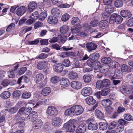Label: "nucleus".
I'll return each instance as SVG.
<instances>
[{"instance_id": "obj_1", "label": "nucleus", "mask_w": 133, "mask_h": 133, "mask_svg": "<svg viewBox=\"0 0 133 133\" xmlns=\"http://www.w3.org/2000/svg\"><path fill=\"white\" fill-rule=\"evenodd\" d=\"M75 121L74 120L70 119L64 124L63 127L67 129V130L69 132H74L75 130L76 127L74 123Z\"/></svg>"}, {"instance_id": "obj_2", "label": "nucleus", "mask_w": 133, "mask_h": 133, "mask_svg": "<svg viewBox=\"0 0 133 133\" xmlns=\"http://www.w3.org/2000/svg\"><path fill=\"white\" fill-rule=\"evenodd\" d=\"M74 114L79 115L82 114L84 111V108L80 105H75L71 107Z\"/></svg>"}, {"instance_id": "obj_3", "label": "nucleus", "mask_w": 133, "mask_h": 133, "mask_svg": "<svg viewBox=\"0 0 133 133\" xmlns=\"http://www.w3.org/2000/svg\"><path fill=\"white\" fill-rule=\"evenodd\" d=\"M58 110L56 108L52 106H50L47 108L46 112L51 116L56 115L57 114Z\"/></svg>"}, {"instance_id": "obj_4", "label": "nucleus", "mask_w": 133, "mask_h": 133, "mask_svg": "<svg viewBox=\"0 0 133 133\" xmlns=\"http://www.w3.org/2000/svg\"><path fill=\"white\" fill-rule=\"evenodd\" d=\"M92 92V89L89 87H86L82 89L81 91V94L84 96H89Z\"/></svg>"}, {"instance_id": "obj_5", "label": "nucleus", "mask_w": 133, "mask_h": 133, "mask_svg": "<svg viewBox=\"0 0 133 133\" xmlns=\"http://www.w3.org/2000/svg\"><path fill=\"white\" fill-rule=\"evenodd\" d=\"M33 128L35 129H38L41 128L43 122L40 119L38 118L33 122Z\"/></svg>"}, {"instance_id": "obj_6", "label": "nucleus", "mask_w": 133, "mask_h": 133, "mask_svg": "<svg viewBox=\"0 0 133 133\" xmlns=\"http://www.w3.org/2000/svg\"><path fill=\"white\" fill-rule=\"evenodd\" d=\"M62 122V120L61 118L56 117L52 119L51 124L54 127H57L61 126Z\"/></svg>"}, {"instance_id": "obj_7", "label": "nucleus", "mask_w": 133, "mask_h": 133, "mask_svg": "<svg viewBox=\"0 0 133 133\" xmlns=\"http://www.w3.org/2000/svg\"><path fill=\"white\" fill-rule=\"evenodd\" d=\"M26 9L27 8L25 6H21L18 8L16 10V12L18 16H21L25 13Z\"/></svg>"}, {"instance_id": "obj_8", "label": "nucleus", "mask_w": 133, "mask_h": 133, "mask_svg": "<svg viewBox=\"0 0 133 133\" xmlns=\"http://www.w3.org/2000/svg\"><path fill=\"white\" fill-rule=\"evenodd\" d=\"M87 126L84 123L80 124L78 127L76 131V133H84L86 131Z\"/></svg>"}, {"instance_id": "obj_9", "label": "nucleus", "mask_w": 133, "mask_h": 133, "mask_svg": "<svg viewBox=\"0 0 133 133\" xmlns=\"http://www.w3.org/2000/svg\"><path fill=\"white\" fill-rule=\"evenodd\" d=\"M51 12L52 14L56 17H60L62 15L61 11L57 8H54L52 9Z\"/></svg>"}, {"instance_id": "obj_10", "label": "nucleus", "mask_w": 133, "mask_h": 133, "mask_svg": "<svg viewBox=\"0 0 133 133\" xmlns=\"http://www.w3.org/2000/svg\"><path fill=\"white\" fill-rule=\"evenodd\" d=\"M87 50L89 52L95 50L97 48V45L93 43L90 42L87 43L86 45Z\"/></svg>"}, {"instance_id": "obj_11", "label": "nucleus", "mask_w": 133, "mask_h": 133, "mask_svg": "<svg viewBox=\"0 0 133 133\" xmlns=\"http://www.w3.org/2000/svg\"><path fill=\"white\" fill-rule=\"evenodd\" d=\"M71 85L73 88L77 90L80 89L82 85L80 82L77 81H72L71 83Z\"/></svg>"}, {"instance_id": "obj_12", "label": "nucleus", "mask_w": 133, "mask_h": 133, "mask_svg": "<svg viewBox=\"0 0 133 133\" xmlns=\"http://www.w3.org/2000/svg\"><path fill=\"white\" fill-rule=\"evenodd\" d=\"M37 117V113L35 111H32L27 116L26 119L29 121L33 120Z\"/></svg>"}, {"instance_id": "obj_13", "label": "nucleus", "mask_w": 133, "mask_h": 133, "mask_svg": "<svg viewBox=\"0 0 133 133\" xmlns=\"http://www.w3.org/2000/svg\"><path fill=\"white\" fill-rule=\"evenodd\" d=\"M120 15L123 17L129 18L131 16V13L129 11L126 10H122L120 12Z\"/></svg>"}, {"instance_id": "obj_14", "label": "nucleus", "mask_w": 133, "mask_h": 133, "mask_svg": "<svg viewBox=\"0 0 133 133\" xmlns=\"http://www.w3.org/2000/svg\"><path fill=\"white\" fill-rule=\"evenodd\" d=\"M28 15L29 17L34 20L36 19L39 17L38 12L36 11L34 12L32 11H29Z\"/></svg>"}, {"instance_id": "obj_15", "label": "nucleus", "mask_w": 133, "mask_h": 133, "mask_svg": "<svg viewBox=\"0 0 133 133\" xmlns=\"http://www.w3.org/2000/svg\"><path fill=\"white\" fill-rule=\"evenodd\" d=\"M60 84L63 88L67 87L70 84L69 79L66 78H63L60 81Z\"/></svg>"}, {"instance_id": "obj_16", "label": "nucleus", "mask_w": 133, "mask_h": 133, "mask_svg": "<svg viewBox=\"0 0 133 133\" xmlns=\"http://www.w3.org/2000/svg\"><path fill=\"white\" fill-rule=\"evenodd\" d=\"M87 62L88 65L90 66L92 65L93 66H101V63L98 61H92L88 60L87 61Z\"/></svg>"}, {"instance_id": "obj_17", "label": "nucleus", "mask_w": 133, "mask_h": 133, "mask_svg": "<svg viewBox=\"0 0 133 133\" xmlns=\"http://www.w3.org/2000/svg\"><path fill=\"white\" fill-rule=\"evenodd\" d=\"M47 21L50 24H55L57 23L58 19L55 17L50 16L48 17Z\"/></svg>"}, {"instance_id": "obj_18", "label": "nucleus", "mask_w": 133, "mask_h": 133, "mask_svg": "<svg viewBox=\"0 0 133 133\" xmlns=\"http://www.w3.org/2000/svg\"><path fill=\"white\" fill-rule=\"evenodd\" d=\"M87 103L89 105H92L94 104L96 102V100L94 99L92 97L90 96L88 97L85 99Z\"/></svg>"}, {"instance_id": "obj_19", "label": "nucleus", "mask_w": 133, "mask_h": 133, "mask_svg": "<svg viewBox=\"0 0 133 133\" xmlns=\"http://www.w3.org/2000/svg\"><path fill=\"white\" fill-rule=\"evenodd\" d=\"M37 6V4L34 2H30L28 4V12L32 11L35 9Z\"/></svg>"}, {"instance_id": "obj_20", "label": "nucleus", "mask_w": 133, "mask_h": 133, "mask_svg": "<svg viewBox=\"0 0 133 133\" xmlns=\"http://www.w3.org/2000/svg\"><path fill=\"white\" fill-rule=\"evenodd\" d=\"M100 55L98 53L95 52L90 55L89 58L91 61H94V60H97L99 57Z\"/></svg>"}, {"instance_id": "obj_21", "label": "nucleus", "mask_w": 133, "mask_h": 133, "mask_svg": "<svg viewBox=\"0 0 133 133\" xmlns=\"http://www.w3.org/2000/svg\"><path fill=\"white\" fill-rule=\"evenodd\" d=\"M69 30L68 26L64 25L60 28V31L61 34H64L66 33Z\"/></svg>"}, {"instance_id": "obj_22", "label": "nucleus", "mask_w": 133, "mask_h": 133, "mask_svg": "<svg viewBox=\"0 0 133 133\" xmlns=\"http://www.w3.org/2000/svg\"><path fill=\"white\" fill-rule=\"evenodd\" d=\"M11 93L8 91H5L2 92L0 95L1 97L4 99L9 98L10 96Z\"/></svg>"}, {"instance_id": "obj_23", "label": "nucleus", "mask_w": 133, "mask_h": 133, "mask_svg": "<svg viewBox=\"0 0 133 133\" xmlns=\"http://www.w3.org/2000/svg\"><path fill=\"white\" fill-rule=\"evenodd\" d=\"M51 91V89L50 87H46L42 89L41 94L43 96H47L49 94Z\"/></svg>"}, {"instance_id": "obj_24", "label": "nucleus", "mask_w": 133, "mask_h": 133, "mask_svg": "<svg viewBox=\"0 0 133 133\" xmlns=\"http://www.w3.org/2000/svg\"><path fill=\"white\" fill-rule=\"evenodd\" d=\"M102 67H97L96 68H96H94V70H95L96 71H94V72H98L100 70H101L102 71V72H103L104 74H106L107 73L109 70L110 69V67H108L107 68H101Z\"/></svg>"}, {"instance_id": "obj_25", "label": "nucleus", "mask_w": 133, "mask_h": 133, "mask_svg": "<svg viewBox=\"0 0 133 133\" xmlns=\"http://www.w3.org/2000/svg\"><path fill=\"white\" fill-rule=\"evenodd\" d=\"M44 78V76L43 74L39 73L37 74L35 77L34 81L36 82H38L43 80Z\"/></svg>"}, {"instance_id": "obj_26", "label": "nucleus", "mask_w": 133, "mask_h": 133, "mask_svg": "<svg viewBox=\"0 0 133 133\" xmlns=\"http://www.w3.org/2000/svg\"><path fill=\"white\" fill-rule=\"evenodd\" d=\"M98 124H93L90 122L88 125V129L91 130H97L98 128Z\"/></svg>"}, {"instance_id": "obj_27", "label": "nucleus", "mask_w": 133, "mask_h": 133, "mask_svg": "<svg viewBox=\"0 0 133 133\" xmlns=\"http://www.w3.org/2000/svg\"><path fill=\"white\" fill-rule=\"evenodd\" d=\"M99 124L100 129L102 130L106 129L108 127V123L105 121L104 122L99 123Z\"/></svg>"}, {"instance_id": "obj_28", "label": "nucleus", "mask_w": 133, "mask_h": 133, "mask_svg": "<svg viewBox=\"0 0 133 133\" xmlns=\"http://www.w3.org/2000/svg\"><path fill=\"white\" fill-rule=\"evenodd\" d=\"M78 76L77 73L73 71L71 72L68 75V77L71 79L77 78Z\"/></svg>"}, {"instance_id": "obj_29", "label": "nucleus", "mask_w": 133, "mask_h": 133, "mask_svg": "<svg viewBox=\"0 0 133 133\" xmlns=\"http://www.w3.org/2000/svg\"><path fill=\"white\" fill-rule=\"evenodd\" d=\"M114 8L112 5H109L106 6L105 8V11L110 14L114 11Z\"/></svg>"}, {"instance_id": "obj_30", "label": "nucleus", "mask_w": 133, "mask_h": 133, "mask_svg": "<svg viewBox=\"0 0 133 133\" xmlns=\"http://www.w3.org/2000/svg\"><path fill=\"white\" fill-rule=\"evenodd\" d=\"M83 79L84 80V82L86 83H88L90 82L91 79V77L89 74L85 75L83 77Z\"/></svg>"}, {"instance_id": "obj_31", "label": "nucleus", "mask_w": 133, "mask_h": 133, "mask_svg": "<svg viewBox=\"0 0 133 133\" xmlns=\"http://www.w3.org/2000/svg\"><path fill=\"white\" fill-rule=\"evenodd\" d=\"M25 118L24 117H21L18 120V127H23L24 126V121Z\"/></svg>"}, {"instance_id": "obj_32", "label": "nucleus", "mask_w": 133, "mask_h": 133, "mask_svg": "<svg viewBox=\"0 0 133 133\" xmlns=\"http://www.w3.org/2000/svg\"><path fill=\"white\" fill-rule=\"evenodd\" d=\"M101 103L103 106L107 107L111 104V102L109 99H105L102 101Z\"/></svg>"}, {"instance_id": "obj_33", "label": "nucleus", "mask_w": 133, "mask_h": 133, "mask_svg": "<svg viewBox=\"0 0 133 133\" xmlns=\"http://www.w3.org/2000/svg\"><path fill=\"white\" fill-rule=\"evenodd\" d=\"M47 15L46 11H44L43 12L41 13L39 16V19L41 21H43L46 17Z\"/></svg>"}, {"instance_id": "obj_34", "label": "nucleus", "mask_w": 133, "mask_h": 133, "mask_svg": "<svg viewBox=\"0 0 133 133\" xmlns=\"http://www.w3.org/2000/svg\"><path fill=\"white\" fill-rule=\"evenodd\" d=\"M80 21L79 19L77 17H74L71 19V23L73 25H76L79 23Z\"/></svg>"}, {"instance_id": "obj_35", "label": "nucleus", "mask_w": 133, "mask_h": 133, "mask_svg": "<svg viewBox=\"0 0 133 133\" xmlns=\"http://www.w3.org/2000/svg\"><path fill=\"white\" fill-rule=\"evenodd\" d=\"M133 88L132 86H129L128 88H123V91L124 92L127 94H129L131 93Z\"/></svg>"}, {"instance_id": "obj_36", "label": "nucleus", "mask_w": 133, "mask_h": 133, "mask_svg": "<svg viewBox=\"0 0 133 133\" xmlns=\"http://www.w3.org/2000/svg\"><path fill=\"white\" fill-rule=\"evenodd\" d=\"M110 92V90L109 88H105L103 89L101 91V95L103 96L107 95Z\"/></svg>"}, {"instance_id": "obj_37", "label": "nucleus", "mask_w": 133, "mask_h": 133, "mask_svg": "<svg viewBox=\"0 0 133 133\" xmlns=\"http://www.w3.org/2000/svg\"><path fill=\"white\" fill-rule=\"evenodd\" d=\"M58 42L61 44H62L65 42L66 39V37L62 36H58Z\"/></svg>"}, {"instance_id": "obj_38", "label": "nucleus", "mask_w": 133, "mask_h": 133, "mask_svg": "<svg viewBox=\"0 0 133 133\" xmlns=\"http://www.w3.org/2000/svg\"><path fill=\"white\" fill-rule=\"evenodd\" d=\"M123 5V2L122 1L117 0L115 2L114 5L117 8L121 7Z\"/></svg>"}, {"instance_id": "obj_39", "label": "nucleus", "mask_w": 133, "mask_h": 133, "mask_svg": "<svg viewBox=\"0 0 133 133\" xmlns=\"http://www.w3.org/2000/svg\"><path fill=\"white\" fill-rule=\"evenodd\" d=\"M116 16L115 18V22L118 24L121 23L123 20V18L120 16L117 15L116 14Z\"/></svg>"}, {"instance_id": "obj_40", "label": "nucleus", "mask_w": 133, "mask_h": 133, "mask_svg": "<svg viewBox=\"0 0 133 133\" xmlns=\"http://www.w3.org/2000/svg\"><path fill=\"white\" fill-rule=\"evenodd\" d=\"M117 123L113 121L110 123V124L109 127L108 128L109 130H112L116 128L117 125Z\"/></svg>"}, {"instance_id": "obj_41", "label": "nucleus", "mask_w": 133, "mask_h": 133, "mask_svg": "<svg viewBox=\"0 0 133 133\" xmlns=\"http://www.w3.org/2000/svg\"><path fill=\"white\" fill-rule=\"evenodd\" d=\"M95 114L96 117L97 118L101 119L103 116V114L100 111L96 110L95 111Z\"/></svg>"}, {"instance_id": "obj_42", "label": "nucleus", "mask_w": 133, "mask_h": 133, "mask_svg": "<svg viewBox=\"0 0 133 133\" xmlns=\"http://www.w3.org/2000/svg\"><path fill=\"white\" fill-rule=\"evenodd\" d=\"M124 127L120 125H118L115 128V132L116 133H120L122 132L124 130Z\"/></svg>"}, {"instance_id": "obj_43", "label": "nucleus", "mask_w": 133, "mask_h": 133, "mask_svg": "<svg viewBox=\"0 0 133 133\" xmlns=\"http://www.w3.org/2000/svg\"><path fill=\"white\" fill-rule=\"evenodd\" d=\"M104 87H109L110 85V81L108 79L103 80L102 81Z\"/></svg>"}, {"instance_id": "obj_44", "label": "nucleus", "mask_w": 133, "mask_h": 133, "mask_svg": "<svg viewBox=\"0 0 133 133\" xmlns=\"http://www.w3.org/2000/svg\"><path fill=\"white\" fill-rule=\"evenodd\" d=\"M118 122L119 124L121 125V126H127L129 123L128 122L123 119H119L118 120Z\"/></svg>"}, {"instance_id": "obj_45", "label": "nucleus", "mask_w": 133, "mask_h": 133, "mask_svg": "<svg viewBox=\"0 0 133 133\" xmlns=\"http://www.w3.org/2000/svg\"><path fill=\"white\" fill-rule=\"evenodd\" d=\"M31 96V94L30 93L26 92L22 94V97L24 99H28Z\"/></svg>"}, {"instance_id": "obj_46", "label": "nucleus", "mask_w": 133, "mask_h": 133, "mask_svg": "<svg viewBox=\"0 0 133 133\" xmlns=\"http://www.w3.org/2000/svg\"><path fill=\"white\" fill-rule=\"evenodd\" d=\"M122 71L120 70L117 69L115 70L114 73V76L117 77L118 78L122 76Z\"/></svg>"}, {"instance_id": "obj_47", "label": "nucleus", "mask_w": 133, "mask_h": 133, "mask_svg": "<svg viewBox=\"0 0 133 133\" xmlns=\"http://www.w3.org/2000/svg\"><path fill=\"white\" fill-rule=\"evenodd\" d=\"M124 119L128 121H132L133 119V118L131 115L128 114H125L123 115Z\"/></svg>"}, {"instance_id": "obj_48", "label": "nucleus", "mask_w": 133, "mask_h": 133, "mask_svg": "<svg viewBox=\"0 0 133 133\" xmlns=\"http://www.w3.org/2000/svg\"><path fill=\"white\" fill-rule=\"evenodd\" d=\"M59 80V78L57 76H54L51 78L50 81L53 84L58 83Z\"/></svg>"}, {"instance_id": "obj_49", "label": "nucleus", "mask_w": 133, "mask_h": 133, "mask_svg": "<svg viewBox=\"0 0 133 133\" xmlns=\"http://www.w3.org/2000/svg\"><path fill=\"white\" fill-rule=\"evenodd\" d=\"M111 58L108 57H105L101 59L102 62L104 64H108L110 62Z\"/></svg>"}, {"instance_id": "obj_50", "label": "nucleus", "mask_w": 133, "mask_h": 133, "mask_svg": "<svg viewBox=\"0 0 133 133\" xmlns=\"http://www.w3.org/2000/svg\"><path fill=\"white\" fill-rule=\"evenodd\" d=\"M73 111L72 109V108H69L66 110L65 112V114L66 116H70L74 114Z\"/></svg>"}, {"instance_id": "obj_51", "label": "nucleus", "mask_w": 133, "mask_h": 133, "mask_svg": "<svg viewBox=\"0 0 133 133\" xmlns=\"http://www.w3.org/2000/svg\"><path fill=\"white\" fill-rule=\"evenodd\" d=\"M102 15L104 19H107L110 17V14L105 11L103 12Z\"/></svg>"}, {"instance_id": "obj_52", "label": "nucleus", "mask_w": 133, "mask_h": 133, "mask_svg": "<svg viewBox=\"0 0 133 133\" xmlns=\"http://www.w3.org/2000/svg\"><path fill=\"white\" fill-rule=\"evenodd\" d=\"M102 81L98 80L96 82V87L97 89H100L104 87Z\"/></svg>"}, {"instance_id": "obj_53", "label": "nucleus", "mask_w": 133, "mask_h": 133, "mask_svg": "<svg viewBox=\"0 0 133 133\" xmlns=\"http://www.w3.org/2000/svg\"><path fill=\"white\" fill-rule=\"evenodd\" d=\"M131 67H121V71L123 72H128L131 71Z\"/></svg>"}, {"instance_id": "obj_54", "label": "nucleus", "mask_w": 133, "mask_h": 133, "mask_svg": "<svg viewBox=\"0 0 133 133\" xmlns=\"http://www.w3.org/2000/svg\"><path fill=\"white\" fill-rule=\"evenodd\" d=\"M116 13H114L112 14L110 17V19L109 20L110 23L113 24L115 22V18L116 16Z\"/></svg>"}, {"instance_id": "obj_55", "label": "nucleus", "mask_w": 133, "mask_h": 133, "mask_svg": "<svg viewBox=\"0 0 133 133\" xmlns=\"http://www.w3.org/2000/svg\"><path fill=\"white\" fill-rule=\"evenodd\" d=\"M69 18V16L68 14H65L62 16V20L64 22H66Z\"/></svg>"}, {"instance_id": "obj_56", "label": "nucleus", "mask_w": 133, "mask_h": 133, "mask_svg": "<svg viewBox=\"0 0 133 133\" xmlns=\"http://www.w3.org/2000/svg\"><path fill=\"white\" fill-rule=\"evenodd\" d=\"M48 56V55L47 54L45 53H42L40 54L38 56L36 57V58L44 59L46 58Z\"/></svg>"}, {"instance_id": "obj_57", "label": "nucleus", "mask_w": 133, "mask_h": 133, "mask_svg": "<svg viewBox=\"0 0 133 133\" xmlns=\"http://www.w3.org/2000/svg\"><path fill=\"white\" fill-rule=\"evenodd\" d=\"M18 109V108L17 107L15 106L10 108L9 111L10 113L13 114L16 113Z\"/></svg>"}, {"instance_id": "obj_58", "label": "nucleus", "mask_w": 133, "mask_h": 133, "mask_svg": "<svg viewBox=\"0 0 133 133\" xmlns=\"http://www.w3.org/2000/svg\"><path fill=\"white\" fill-rule=\"evenodd\" d=\"M10 83L9 81L7 79H4L1 83V85L4 87L7 86Z\"/></svg>"}, {"instance_id": "obj_59", "label": "nucleus", "mask_w": 133, "mask_h": 133, "mask_svg": "<svg viewBox=\"0 0 133 133\" xmlns=\"http://www.w3.org/2000/svg\"><path fill=\"white\" fill-rule=\"evenodd\" d=\"M107 25V22L105 20H102L100 22L99 26L100 28H103Z\"/></svg>"}, {"instance_id": "obj_60", "label": "nucleus", "mask_w": 133, "mask_h": 133, "mask_svg": "<svg viewBox=\"0 0 133 133\" xmlns=\"http://www.w3.org/2000/svg\"><path fill=\"white\" fill-rule=\"evenodd\" d=\"M47 62L43 61L38 63L37 66H45L47 65Z\"/></svg>"}, {"instance_id": "obj_61", "label": "nucleus", "mask_w": 133, "mask_h": 133, "mask_svg": "<svg viewBox=\"0 0 133 133\" xmlns=\"http://www.w3.org/2000/svg\"><path fill=\"white\" fill-rule=\"evenodd\" d=\"M24 114H28L32 110L31 107H28L26 108L24 107Z\"/></svg>"}, {"instance_id": "obj_62", "label": "nucleus", "mask_w": 133, "mask_h": 133, "mask_svg": "<svg viewBox=\"0 0 133 133\" xmlns=\"http://www.w3.org/2000/svg\"><path fill=\"white\" fill-rule=\"evenodd\" d=\"M15 24L14 23H11L10 25L6 29V30L7 32L10 31L13 29L15 27Z\"/></svg>"}, {"instance_id": "obj_63", "label": "nucleus", "mask_w": 133, "mask_h": 133, "mask_svg": "<svg viewBox=\"0 0 133 133\" xmlns=\"http://www.w3.org/2000/svg\"><path fill=\"white\" fill-rule=\"evenodd\" d=\"M8 76L10 78H13L14 77L15 75L14 73L13 70H9L8 72Z\"/></svg>"}, {"instance_id": "obj_64", "label": "nucleus", "mask_w": 133, "mask_h": 133, "mask_svg": "<svg viewBox=\"0 0 133 133\" xmlns=\"http://www.w3.org/2000/svg\"><path fill=\"white\" fill-rule=\"evenodd\" d=\"M98 23V21L97 20L91 21L90 23V25L92 26L95 27L96 26Z\"/></svg>"}]
</instances>
